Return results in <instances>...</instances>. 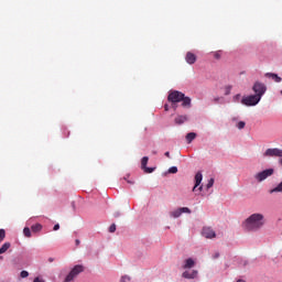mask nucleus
Wrapping results in <instances>:
<instances>
[{
  "mask_svg": "<svg viewBox=\"0 0 282 282\" xmlns=\"http://www.w3.org/2000/svg\"><path fill=\"white\" fill-rule=\"evenodd\" d=\"M260 101L261 99L257 95H251L241 99V104L246 105V107H254L256 105H259Z\"/></svg>",
  "mask_w": 282,
  "mask_h": 282,
  "instance_id": "obj_4",
  "label": "nucleus"
},
{
  "mask_svg": "<svg viewBox=\"0 0 282 282\" xmlns=\"http://www.w3.org/2000/svg\"><path fill=\"white\" fill-rule=\"evenodd\" d=\"M183 213L191 214V208L188 207H181L178 209H175L174 212H171V217H174V219H177V217H181Z\"/></svg>",
  "mask_w": 282,
  "mask_h": 282,
  "instance_id": "obj_9",
  "label": "nucleus"
},
{
  "mask_svg": "<svg viewBox=\"0 0 282 282\" xmlns=\"http://www.w3.org/2000/svg\"><path fill=\"white\" fill-rule=\"evenodd\" d=\"M120 215H121L120 212H115L113 213V217H116V218L120 217Z\"/></svg>",
  "mask_w": 282,
  "mask_h": 282,
  "instance_id": "obj_34",
  "label": "nucleus"
},
{
  "mask_svg": "<svg viewBox=\"0 0 282 282\" xmlns=\"http://www.w3.org/2000/svg\"><path fill=\"white\" fill-rule=\"evenodd\" d=\"M256 96H258L260 99L263 97V94H265V91H268V87L265 86V84L261 83V82H256L253 84L252 87Z\"/></svg>",
  "mask_w": 282,
  "mask_h": 282,
  "instance_id": "obj_5",
  "label": "nucleus"
},
{
  "mask_svg": "<svg viewBox=\"0 0 282 282\" xmlns=\"http://www.w3.org/2000/svg\"><path fill=\"white\" fill-rule=\"evenodd\" d=\"M32 232H41L43 230V225L42 224H35L31 227Z\"/></svg>",
  "mask_w": 282,
  "mask_h": 282,
  "instance_id": "obj_19",
  "label": "nucleus"
},
{
  "mask_svg": "<svg viewBox=\"0 0 282 282\" xmlns=\"http://www.w3.org/2000/svg\"><path fill=\"white\" fill-rule=\"evenodd\" d=\"M33 282H45V281L41 280V278H35Z\"/></svg>",
  "mask_w": 282,
  "mask_h": 282,
  "instance_id": "obj_36",
  "label": "nucleus"
},
{
  "mask_svg": "<svg viewBox=\"0 0 282 282\" xmlns=\"http://www.w3.org/2000/svg\"><path fill=\"white\" fill-rule=\"evenodd\" d=\"M265 76H267V78H272V80H274V83H281V80H282V78L274 73H267Z\"/></svg>",
  "mask_w": 282,
  "mask_h": 282,
  "instance_id": "obj_15",
  "label": "nucleus"
},
{
  "mask_svg": "<svg viewBox=\"0 0 282 282\" xmlns=\"http://www.w3.org/2000/svg\"><path fill=\"white\" fill-rule=\"evenodd\" d=\"M84 271H85V267H83L82 264H77L70 270V272L66 275L64 281L72 282L74 281V279H76L77 275L80 274V272H84Z\"/></svg>",
  "mask_w": 282,
  "mask_h": 282,
  "instance_id": "obj_2",
  "label": "nucleus"
},
{
  "mask_svg": "<svg viewBox=\"0 0 282 282\" xmlns=\"http://www.w3.org/2000/svg\"><path fill=\"white\" fill-rule=\"evenodd\" d=\"M264 158H282V150L279 148L267 149Z\"/></svg>",
  "mask_w": 282,
  "mask_h": 282,
  "instance_id": "obj_7",
  "label": "nucleus"
},
{
  "mask_svg": "<svg viewBox=\"0 0 282 282\" xmlns=\"http://www.w3.org/2000/svg\"><path fill=\"white\" fill-rule=\"evenodd\" d=\"M213 259H219V252H216V253L213 256Z\"/></svg>",
  "mask_w": 282,
  "mask_h": 282,
  "instance_id": "obj_35",
  "label": "nucleus"
},
{
  "mask_svg": "<svg viewBox=\"0 0 282 282\" xmlns=\"http://www.w3.org/2000/svg\"><path fill=\"white\" fill-rule=\"evenodd\" d=\"M165 158H171V153L170 152H165Z\"/></svg>",
  "mask_w": 282,
  "mask_h": 282,
  "instance_id": "obj_38",
  "label": "nucleus"
},
{
  "mask_svg": "<svg viewBox=\"0 0 282 282\" xmlns=\"http://www.w3.org/2000/svg\"><path fill=\"white\" fill-rule=\"evenodd\" d=\"M237 282H246V280H238Z\"/></svg>",
  "mask_w": 282,
  "mask_h": 282,
  "instance_id": "obj_43",
  "label": "nucleus"
},
{
  "mask_svg": "<svg viewBox=\"0 0 282 282\" xmlns=\"http://www.w3.org/2000/svg\"><path fill=\"white\" fill-rule=\"evenodd\" d=\"M198 191L203 192V191H204V186L200 185V186L198 187Z\"/></svg>",
  "mask_w": 282,
  "mask_h": 282,
  "instance_id": "obj_40",
  "label": "nucleus"
},
{
  "mask_svg": "<svg viewBox=\"0 0 282 282\" xmlns=\"http://www.w3.org/2000/svg\"><path fill=\"white\" fill-rule=\"evenodd\" d=\"M202 180H204L202 172H197L195 175V185L193 187V193H195V191H197V187L199 186V184H202Z\"/></svg>",
  "mask_w": 282,
  "mask_h": 282,
  "instance_id": "obj_11",
  "label": "nucleus"
},
{
  "mask_svg": "<svg viewBox=\"0 0 282 282\" xmlns=\"http://www.w3.org/2000/svg\"><path fill=\"white\" fill-rule=\"evenodd\" d=\"M202 235L205 239H215L217 237V234L210 227H204Z\"/></svg>",
  "mask_w": 282,
  "mask_h": 282,
  "instance_id": "obj_8",
  "label": "nucleus"
},
{
  "mask_svg": "<svg viewBox=\"0 0 282 282\" xmlns=\"http://www.w3.org/2000/svg\"><path fill=\"white\" fill-rule=\"evenodd\" d=\"M147 164H149V156H143L141 160V169H147Z\"/></svg>",
  "mask_w": 282,
  "mask_h": 282,
  "instance_id": "obj_20",
  "label": "nucleus"
},
{
  "mask_svg": "<svg viewBox=\"0 0 282 282\" xmlns=\"http://www.w3.org/2000/svg\"><path fill=\"white\" fill-rule=\"evenodd\" d=\"M183 99H184V94L178 90H173L167 96V100L169 102H172V105H177V102H182Z\"/></svg>",
  "mask_w": 282,
  "mask_h": 282,
  "instance_id": "obj_3",
  "label": "nucleus"
},
{
  "mask_svg": "<svg viewBox=\"0 0 282 282\" xmlns=\"http://www.w3.org/2000/svg\"><path fill=\"white\" fill-rule=\"evenodd\" d=\"M270 193H282V181L275 188L271 189Z\"/></svg>",
  "mask_w": 282,
  "mask_h": 282,
  "instance_id": "obj_21",
  "label": "nucleus"
},
{
  "mask_svg": "<svg viewBox=\"0 0 282 282\" xmlns=\"http://www.w3.org/2000/svg\"><path fill=\"white\" fill-rule=\"evenodd\" d=\"M198 271L193 270L192 272L185 271L183 272V279H197Z\"/></svg>",
  "mask_w": 282,
  "mask_h": 282,
  "instance_id": "obj_12",
  "label": "nucleus"
},
{
  "mask_svg": "<svg viewBox=\"0 0 282 282\" xmlns=\"http://www.w3.org/2000/svg\"><path fill=\"white\" fill-rule=\"evenodd\" d=\"M274 175V170L273 169H268L264 170L260 173H257L254 175V178L257 180V182H263L264 180H268V177Z\"/></svg>",
  "mask_w": 282,
  "mask_h": 282,
  "instance_id": "obj_6",
  "label": "nucleus"
},
{
  "mask_svg": "<svg viewBox=\"0 0 282 282\" xmlns=\"http://www.w3.org/2000/svg\"><path fill=\"white\" fill-rule=\"evenodd\" d=\"M182 107H187L189 109L191 107V97H186L183 95V99L181 100Z\"/></svg>",
  "mask_w": 282,
  "mask_h": 282,
  "instance_id": "obj_16",
  "label": "nucleus"
},
{
  "mask_svg": "<svg viewBox=\"0 0 282 282\" xmlns=\"http://www.w3.org/2000/svg\"><path fill=\"white\" fill-rule=\"evenodd\" d=\"M143 171H144V173H153V171H155V169H154V167H148V166H145V167L143 169Z\"/></svg>",
  "mask_w": 282,
  "mask_h": 282,
  "instance_id": "obj_26",
  "label": "nucleus"
},
{
  "mask_svg": "<svg viewBox=\"0 0 282 282\" xmlns=\"http://www.w3.org/2000/svg\"><path fill=\"white\" fill-rule=\"evenodd\" d=\"M109 232H116V224H112V225L109 227Z\"/></svg>",
  "mask_w": 282,
  "mask_h": 282,
  "instance_id": "obj_32",
  "label": "nucleus"
},
{
  "mask_svg": "<svg viewBox=\"0 0 282 282\" xmlns=\"http://www.w3.org/2000/svg\"><path fill=\"white\" fill-rule=\"evenodd\" d=\"M281 159L279 160V164L282 166V156H280Z\"/></svg>",
  "mask_w": 282,
  "mask_h": 282,
  "instance_id": "obj_42",
  "label": "nucleus"
},
{
  "mask_svg": "<svg viewBox=\"0 0 282 282\" xmlns=\"http://www.w3.org/2000/svg\"><path fill=\"white\" fill-rule=\"evenodd\" d=\"M173 109H177V106L175 104H172Z\"/></svg>",
  "mask_w": 282,
  "mask_h": 282,
  "instance_id": "obj_41",
  "label": "nucleus"
},
{
  "mask_svg": "<svg viewBox=\"0 0 282 282\" xmlns=\"http://www.w3.org/2000/svg\"><path fill=\"white\" fill-rule=\"evenodd\" d=\"M214 58H216L217 61H219V58H221V53L220 52H216L214 54Z\"/></svg>",
  "mask_w": 282,
  "mask_h": 282,
  "instance_id": "obj_31",
  "label": "nucleus"
},
{
  "mask_svg": "<svg viewBox=\"0 0 282 282\" xmlns=\"http://www.w3.org/2000/svg\"><path fill=\"white\" fill-rule=\"evenodd\" d=\"M187 120H188V117H187V116L178 115V116L174 119V122H175V124H184V122H186Z\"/></svg>",
  "mask_w": 282,
  "mask_h": 282,
  "instance_id": "obj_14",
  "label": "nucleus"
},
{
  "mask_svg": "<svg viewBox=\"0 0 282 282\" xmlns=\"http://www.w3.org/2000/svg\"><path fill=\"white\" fill-rule=\"evenodd\" d=\"M20 276L21 279H28L30 276V273L28 271H21Z\"/></svg>",
  "mask_w": 282,
  "mask_h": 282,
  "instance_id": "obj_25",
  "label": "nucleus"
},
{
  "mask_svg": "<svg viewBox=\"0 0 282 282\" xmlns=\"http://www.w3.org/2000/svg\"><path fill=\"white\" fill-rule=\"evenodd\" d=\"M185 61L188 65H195V63H197V55L192 52H187Z\"/></svg>",
  "mask_w": 282,
  "mask_h": 282,
  "instance_id": "obj_10",
  "label": "nucleus"
},
{
  "mask_svg": "<svg viewBox=\"0 0 282 282\" xmlns=\"http://www.w3.org/2000/svg\"><path fill=\"white\" fill-rule=\"evenodd\" d=\"M263 226H265V217L263 214H252L243 223L245 230L249 232H257V230H261Z\"/></svg>",
  "mask_w": 282,
  "mask_h": 282,
  "instance_id": "obj_1",
  "label": "nucleus"
},
{
  "mask_svg": "<svg viewBox=\"0 0 282 282\" xmlns=\"http://www.w3.org/2000/svg\"><path fill=\"white\" fill-rule=\"evenodd\" d=\"M169 173H173V174L177 173V166L170 167Z\"/></svg>",
  "mask_w": 282,
  "mask_h": 282,
  "instance_id": "obj_29",
  "label": "nucleus"
},
{
  "mask_svg": "<svg viewBox=\"0 0 282 282\" xmlns=\"http://www.w3.org/2000/svg\"><path fill=\"white\" fill-rule=\"evenodd\" d=\"M239 100H241V95L234 96V102H239Z\"/></svg>",
  "mask_w": 282,
  "mask_h": 282,
  "instance_id": "obj_30",
  "label": "nucleus"
},
{
  "mask_svg": "<svg viewBox=\"0 0 282 282\" xmlns=\"http://www.w3.org/2000/svg\"><path fill=\"white\" fill-rule=\"evenodd\" d=\"M12 247V243L10 242H4L1 248H0V254H6L7 250H10V248Z\"/></svg>",
  "mask_w": 282,
  "mask_h": 282,
  "instance_id": "obj_17",
  "label": "nucleus"
},
{
  "mask_svg": "<svg viewBox=\"0 0 282 282\" xmlns=\"http://www.w3.org/2000/svg\"><path fill=\"white\" fill-rule=\"evenodd\" d=\"M183 268L184 270H191V268H195V260H193V258L186 259Z\"/></svg>",
  "mask_w": 282,
  "mask_h": 282,
  "instance_id": "obj_13",
  "label": "nucleus"
},
{
  "mask_svg": "<svg viewBox=\"0 0 282 282\" xmlns=\"http://www.w3.org/2000/svg\"><path fill=\"white\" fill-rule=\"evenodd\" d=\"M61 229V225L56 224L54 227H53V230H59Z\"/></svg>",
  "mask_w": 282,
  "mask_h": 282,
  "instance_id": "obj_33",
  "label": "nucleus"
},
{
  "mask_svg": "<svg viewBox=\"0 0 282 282\" xmlns=\"http://www.w3.org/2000/svg\"><path fill=\"white\" fill-rule=\"evenodd\" d=\"M6 239V229H0V243Z\"/></svg>",
  "mask_w": 282,
  "mask_h": 282,
  "instance_id": "obj_24",
  "label": "nucleus"
},
{
  "mask_svg": "<svg viewBox=\"0 0 282 282\" xmlns=\"http://www.w3.org/2000/svg\"><path fill=\"white\" fill-rule=\"evenodd\" d=\"M129 281H131V278L128 276V275H123V276H121V279H120V282H129Z\"/></svg>",
  "mask_w": 282,
  "mask_h": 282,
  "instance_id": "obj_27",
  "label": "nucleus"
},
{
  "mask_svg": "<svg viewBox=\"0 0 282 282\" xmlns=\"http://www.w3.org/2000/svg\"><path fill=\"white\" fill-rule=\"evenodd\" d=\"M23 235H24V237H32V231L30 230V228L29 227H25L24 229H23Z\"/></svg>",
  "mask_w": 282,
  "mask_h": 282,
  "instance_id": "obj_22",
  "label": "nucleus"
},
{
  "mask_svg": "<svg viewBox=\"0 0 282 282\" xmlns=\"http://www.w3.org/2000/svg\"><path fill=\"white\" fill-rule=\"evenodd\" d=\"M214 184H215V178H210L206 185L207 191L208 188H213Z\"/></svg>",
  "mask_w": 282,
  "mask_h": 282,
  "instance_id": "obj_23",
  "label": "nucleus"
},
{
  "mask_svg": "<svg viewBox=\"0 0 282 282\" xmlns=\"http://www.w3.org/2000/svg\"><path fill=\"white\" fill-rule=\"evenodd\" d=\"M75 243H76V246H80V240L77 239V240L75 241Z\"/></svg>",
  "mask_w": 282,
  "mask_h": 282,
  "instance_id": "obj_39",
  "label": "nucleus"
},
{
  "mask_svg": "<svg viewBox=\"0 0 282 282\" xmlns=\"http://www.w3.org/2000/svg\"><path fill=\"white\" fill-rule=\"evenodd\" d=\"M195 138H197V133H195V132L187 133L186 134L187 143L191 144V142H193V140H195Z\"/></svg>",
  "mask_w": 282,
  "mask_h": 282,
  "instance_id": "obj_18",
  "label": "nucleus"
},
{
  "mask_svg": "<svg viewBox=\"0 0 282 282\" xmlns=\"http://www.w3.org/2000/svg\"><path fill=\"white\" fill-rule=\"evenodd\" d=\"M237 128H238V129H245V128H246V123H245L243 121H239V122L237 123Z\"/></svg>",
  "mask_w": 282,
  "mask_h": 282,
  "instance_id": "obj_28",
  "label": "nucleus"
},
{
  "mask_svg": "<svg viewBox=\"0 0 282 282\" xmlns=\"http://www.w3.org/2000/svg\"><path fill=\"white\" fill-rule=\"evenodd\" d=\"M164 109H165V111H169V104L164 105Z\"/></svg>",
  "mask_w": 282,
  "mask_h": 282,
  "instance_id": "obj_37",
  "label": "nucleus"
}]
</instances>
